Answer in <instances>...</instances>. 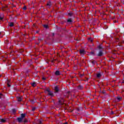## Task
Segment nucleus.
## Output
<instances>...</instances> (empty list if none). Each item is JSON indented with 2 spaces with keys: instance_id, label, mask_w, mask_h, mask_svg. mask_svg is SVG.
I'll return each instance as SVG.
<instances>
[{
  "instance_id": "39448f33",
  "label": "nucleus",
  "mask_w": 124,
  "mask_h": 124,
  "mask_svg": "<svg viewBox=\"0 0 124 124\" xmlns=\"http://www.w3.org/2000/svg\"><path fill=\"white\" fill-rule=\"evenodd\" d=\"M97 49H98V50L100 51V50H103L104 48L103 47V46H102V44H100L99 45L97 46Z\"/></svg>"
},
{
  "instance_id": "58836bf2",
  "label": "nucleus",
  "mask_w": 124,
  "mask_h": 124,
  "mask_svg": "<svg viewBox=\"0 0 124 124\" xmlns=\"http://www.w3.org/2000/svg\"><path fill=\"white\" fill-rule=\"evenodd\" d=\"M122 43L124 44V40L122 42Z\"/></svg>"
},
{
  "instance_id": "72a5a7b5",
  "label": "nucleus",
  "mask_w": 124,
  "mask_h": 124,
  "mask_svg": "<svg viewBox=\"0 0 124 124\" xmlns=\"http://www.w3.org/2000/svg\"><path fill=\"white\" fill-rule=\"evenodd\" d=\"M8 87H11V85H10L9 84L7 83Z\"/></svg>"
},
{
  "instance_id": "cd10ccee",
  "label": "nucleus",
  "mask_w": 124,
  "mask_h": 124,
  "mask_svg": "<svg viewBox=\"0 0 124 124\" xmlns=\"http://www.w3.org/2000/svg\"><path fill=\"white\" fill-rule=\"evenodd\" d=\"M0 20L1 21H2L3 20V17H1V16H0Z\"/></svg>"
},
{
  "instance_id": "f704fd0d",
  "label": "nucleus",
  "mask_w": 124,
  "mask_h": 124,
  "mask_svg": "<svg viewBox=\"0 0 124 124\" xmlns=\"http://www.w3.org/2000/svg\"><path fill=\"white\" fill-rule=\"evenodd\" d=\"M102 93H103L104 94H105L106 92L105 91H103L102 92Z\"/></svg>"
},
{
  "instance_id": "f3484780",
  "label": "nucleus",
  "mask_w": 124,
  "mask_h": 124,
  "mask_svg": "<svg viewBox=\"0 0 124 124\" xmlns=\"http://www.w3.org/2000/svg\"><path fill=\"white\" fill-rule=\"evenodd\" d=\"M46 5L48 6H51V5H52V3L50 1H49L47 3Z\"/></svg>"
},
{
  "instance_id": "c03bdc74",
  "label": "nucleus",
  "mask_w": 124,
  "mask_h": 124,
  "mask_svg": "<svg viewBox=\"0 0 124 124\" xmlns=\"http://www.w3.org/2000/svg\"><path fill=\"white\" fill-rule=\"evenodd\" d=\"M1 32H0V35L1 34Z\"/></svg>"
},
{
  "instance_id": "4468645a",
  "label": "nucleus",
  "mask_w": 124,
  "mask_h": 124,
  "mask_svg": "<svg viewBox=\"0 0 124 124\" xmlns=\"http://www.w3.org/2000/svg\"><path fill=\"white\" fill-rule=\"evenodd\" d=\"M58 105H62V104H63V103L62 102V100L58 99Z\"/></svg>"
},
{
  "instance_id": "bb28decb",
  "label": "nucleus",
  "mask_w": 124,
  "mask_h": 124,
  "mask_svg": "<svg viewBox=\"0 0 124 124\" xmlns=\"http://www.w3.org/2000/svg\"><path fill=\"white\" fill-rule=\"evenodd\" d=\"M23 10H27V6H24L23 8Z\"/></svg>"
},
{
  "instance_id": "2eb2a0df",
  "label": "nucleus",
  "mask_w": 124,
  "mask_h": 124,
  "mask_svg": "<svg viewBox=\"0 0 124 124\" xmlns=\"http://www.w3.org/2000/svg\"><path fill=\"white\" fill-rule=\"evenodd\" d=\"M78 90H83V86L79 85L78 86Z\"/></svg>"
},
{
  "instance_id": "9d476101",
  "label": "nucleus",
  "mask_w": 124,
  "mask_h": 124,
  "mask_svg": "<svg viewBox=\"0 0 124 124\" xmlns=\"http://www.w3.org/2000/svg\"><path fill=\"white\" fill-rule=\"evenodd\" d=\"M89 54L90 55H91V56H93V57H94V56H96V54H95V52L94 50L91 51Z\"/></svg>"
},
{
  "instance_id": "c9c22d12",
  "label": "nucleus",
  "mask_w": 124,
  "mask_h": 124,
  "mask_svg": "<svg viewBox=\"0 0 124 124\" xmlns=\"http://www.w3.org/2000/svg\"><path fill=\"white\" fill-rule=\"evenodd\" d=\"M68 124V122H65V123H63L62 124Z\"/></svg>"
},
{
  "instance_id": "4c0bfd02",
  "label": "nucleus",
  "mask_w": 124,
  "mask_h": 124,
  "mask_svg": "<svg viewBox=\"0 0 124 124\" xmlns=\"http://www.w3.org/2000/svg\"><path fill=\"white\" fill-rule=\"evenodd\" d=\"M39 32V31H36V33H38Z\"/></svg>"
},
{
  "instance_id": "e433bc0d",
  "label": "nucleus",
  "mask_w": 124,
  "mask_h": 124,
  "mask_svg": "<svg viewBox=\"0 0 124 124\" xmlns=\"http://www.w3.org/2000/svg\"><path fill=\"white\" fill-rule=\"evenodd\" d=\"M113 114H114V111H111V114L113 115Z\"/></svg>"
},
{
  "instance_id": "37998d69",
  "label": "nucleus",
  "mask_w": 124,
  "mask_h": 124,
  "mask_svg": "<svg viewBox=\"0 0 124 124\" xmlns=\"http://www.w3.org/2000/svg\"><path fill=\"white\" fill-rule=\"evenodd\" d=\"M64 96H65V97H68V96H66L65 95H64Z\"/></svg>"
},
{
  "instance_id": "0eeeda50",
  "label": "nucleus",
  "mask_w": 124,
  "mask_h": 124,
  "mask_svg": "<svg viewBox=\"0 0 124 124\" xmlns=\"http://www.w3.org/2000/svg\"><path fill=\"white\" fill-rule=\"evenodd\" d=\"M48 95H49V96H51V97H53V96H55V94H54V93H53V91H51L50 92H49L47 93Z\"/></svg>"
},
{
  "instance_id": "a18cd8bd",
  "label": "nucleus",
  "mask_w": 124,
  "mask_h": 124,
  "mask_svg": "<svg viewBox=\"0 0 124 124\" xmlns=\"http://www.w3.org/2000/svg\"><path fill=\"white\" fill-rule=\"evenodd\" d=\"M93 41V40H91V42Z\"/></svg>"
},
{
  "instance_id": "6e6552de",
  "label": "nucleus",
  "mask_w": 124,
  "mask_h": 124,
  "mask_svg": "<svg viewBox=\"0 0 124 124\" xmlns=\"http://www.w3.org/2000/svg\"><path fill=\"white\" fill-rule=\"evenodd\" d=\"M16 99H17V101H18L19 102H21V101H22V100H23V97L17 96V97H16Z\"/></svg>"
},
{
  "instance_id": "7ed1b4c3",
  "label": "nucleus",
  "mask_w": 124,
  "mask_h": 124,
  "mask_svg": "<svg viewBox=\"0 0 124 124\" xmlns=\"http://www.w3.org/2000/svg\"><path fill=\"white\" fill-rule=\"evenodd\" d=\"M54 93H59V92H60V88H59L58 86H56L54 87Z\"/></svg>"
},
{
  "instance_id": "9b49d317",
  "label": "nucleus",
  "mask_w": 124,
  "mask_h": 124,
  "mask_svg": "<svg viewBox=\"0 0 124 124\" xmlns=\"http://www.w3.org/2000/svg\"><path fill=\"white\" fill-rule=\"evenodd\" d=\"M79 53L81 55H85L86 51L85 49H80L79 50Z\"/></svg>"
},
{
  "instance_id": "473e14b6",
  "label": "nucleus",
  "mask_w": 124,
  "mask_h": 124,
  "mask_svg": "<svg viewBox=\"0 0 124 124\" xmlns=\"http://www.w3.org/2000/svg\"><path fill=\"white\" fill-rule=\"evenodd\" d=\"M42 79L45 81V80H46V78H45L43 77V78H42Z\"/></svg>"
},
{
  "instance_id": "c85d7f7f",
  "label": "nucleus",
  "mask_w": 124,
  "mask_h": 124,
  "mask_svg": "<svg viewBox=\"0 0 124 124\" xmlns=\"http://www.w3.org/2000/svg\"><path fill=\"white\" fill-rule=\"evenodd\" d=\"M83 76H84V75L81 74V75H80L79 77H80V78H82V77H83Z\"/></svg>"
},
{
  "instance_id": "f8f14e48",
  "label": "nucleus",
  "mask_w": 124,
  "mask_h": 124,
  "mask_svg": "<svg viewBox=\"0 0 124 124\" xmlns=\"http://www.w3.org/2000/svg\"><path fill=\"white\" fill-rule=\"evenodd\" d=\"M96 78L98 79H99L101 76H102V74H101L100 73L96 74Z\"/></svg>"
},
{
  "instance_id": "a878e982",
  "label": "nucleus",
  "mask_w": 124,
  "mask_h": 124,
  "mask_svg": "<svg viewBox=\"0 0 124 124\" xmlns=\"http://www.w3.org/2000/svg\"><path fill=\"white\" fill-rule=\"evenodd\" d=\"M22 123H28V120L27 119H25L24 121L22 120Z\"/></svg>"
},
{
  "instance_id": "49530a36",
  "label": "nucleus",
  "mask_w": 124,
  "mask_h": 124,
  "mask_svg": "<svg viewBox=\"0 0 124 124\" xmlns=\"http://www.w3.org/2000/svg\"><path fill=\"white\" fill-rule=\"evenodd\" d=\"M69 93L68 92V94H69Z\"/></svg>"
},
{
  "instance_id": "ea45409f",
  "label": "nucleus",
  "mask_w": 124,
  "mask_h": 124,
  "mask_svg": "<svg viewBox=\"0 0 124 124\" xmlns=\"http://www.w3.org/2000/svg\"><path fill=\"white\" fill-rule=\"evenodd\" d=\"M117 40H118V41H119V40H120V39L119 38H117Z\"/></svg>"
},
{
  "instance_id": "dca6fc26",
  "label": "nucleus",
  "mask_w": 124,
  "mask_h": 124,
  "mask_svg": "<svg viewBox=\"0 0 124 124\" xmlns=\"http://www.w3.org/2000/svg\"><path fill=\"white\" fill-rule=\"evenodd\" d=\"M5 96L2 93H0V99H2V98H4Z\"/></svg>"
},
{
  "instance_id": "2f4dec72",
  "label": "nucleus",
  "mask_w": 124,
  "mask_h": 124,
  "mask_svg": "<svg viewBox=\"0 0 124 124\" xmlns=\"http://www.w3.org/2000/svg\"><path fill=\"white\" fill-rule=\"evenodd\" d=\"M39 124H42V122L41 121H39Z\"/></svg>"
},
{
  "instance_id": "a19ab883",
  "label": "nucleus",
  "mask_w": 124,
  "mask_h": 124,
  "mask_svg": "<svg viewBox=\"0 0 124 124\" xmlns=\"http://www.w3.org/2000/svg\"><path fill=\"white\" fill-rule=\"evenodd\" d=\"M119 46H120V47H122V45H119Z\"/></svg>"
},
{
  "instance_id": "79ce46f5",
  "label": "nucleus",
  "mask_w": 124,
  "mask_h": 124,
  "mask_svg": "<svg viewBox=\"0 0 124 124\" xmlns=\"http://www.w3.org/2000/svg\"><path fill=\"white\" fill-rule=\"evenodd\" d=\"M40 42H39V43H37V45L39 44Z\"/></svg>"
},
{
  "instance_id": "5701e85b",
  "label": "nucleus",
  "mask_w": 124,
  "mask_h": 124,
  "mask_svg": "<svg viewBox=\"0 0 124 124\" xmlns=\"http://www.w3.org/2000/svg\"><path fill=\"white\" fill-rule=\"evenodd\" d=\"M91 62L93 64V65H94V64L96 63V61L94 60V61H91Z\"/></svg>"
},
{
  "instance_id": "c756f323",
  "label": "nucleus",
  "mask_w": 124,
  "mask_h": 124,
  "mask_svg": "<svg viewBox=\"0 0 124 124\" xmlns=\"http://www.w3.org/2000/svg\"><path fill=\"white\" fill-rule=\"evenodd\" d=\"M35 109H36V108H32V111H35Z\"/></svg>"
},
{
  "instance_id": "f257e3e1",
  "label": "nucleus",
  "mask_w": 124,
  "mask_h": 124,
  "mask_svg": "<svg viewBox=\"0 0 124 124\" xmlns=\"http://www.w3.org/2000/svg\"><path fill=\"white\" fill-rule=\"evenodd\" d=\"M26 113H21L20 114L21 117H18L17 118V121L18 123H22V122H23V119H24L26 117Z\"/></svg>"
},
{
  "instance_id": "393cba45",
  "label": "nucleus",
  "mask_w": 124,
  "mask_h": 124,
  "mask_svg": "<svg viewBox=\"0 0 124 124\" xmlns=\"http://www.w3.org/2000/svg\"><path fill=\"white\" fill-rule=\"evenodd\" d=\"M51 91H50V90H49V89H46V91H45V93H46V92H47V93H50Z\"/></svg>"
},
{
  "instance_id": "412c9836",
  "label": "nucleus",
  "mask_w": 124,
  "mask_h": 124,
  "mask_svg": "<svg viewBox=\"0 0 124 124\" xmlns=\"http://www.w3.org/2000/svg\"><path fill=\"white\" fill-rule=\"evenodd\" d=\"M32 87H36V83L35 82H33L32 83H31Z\"/></svg>"
},
{
  "instance_id": "4be33fe9",
  "label": "nucleus",
  "mask_w": 124,
  "mask_h": 124,
  "mask_svg": "<svg viewBox=\"0 0 124 124\" xmlns=\"http://www.w3.org/2000/svg\"><path fill=\"white\" fill-rule=\"evenodd\" d=\"M0 122H1V123H5V122H6V120L4 119H1Z\"/></svg>"
},
{
  "instance_id": "423d86ee",
  "label": "nucleus",
  "mask_w": 124,
  "mask_h": 124,
  "mask_svg": "<svg viewBox=\"0 0 124 124\" xmlns=\"http://www.w3.org/2000/svg\"><path fill=\"white\" fill-rule=\"evenodd\" d=\"M67 23H69V24H72V23H73V20H72V18H69L67 19Z\"/></svg>"
},
{
  "instance_id": "ddd939ff",
  "label": "nucleus",
  "mask_w": 124,
  "mask_h": 124,
  "mask_svg": "<svg viewBox=\"0 0 124 124\" xmlns=\"http://www.w3.org/2000/svg\"><path fill=\"white\" fill-rule=\"evenodd\" d=\"M122 97L121 96H117L116 97V100L118 102H119L120 100H122Z\"/></svg>"
},
{
  "instance_id": "20e7f679",
  "label": "nucleus",
  "mask_w": 124,
  "mask_h": 124,
  "mask_svg": "<svg viewBox=\"0 0 124 124\" xmlns=\"http://www.w3.org/2000/svg\"><path fill=\"white\" fill-rule=\"evenodd\" d=\"M74 14L73 12H70L69 11H67V16H69V17H73Z\"/></svg>"
},
{
  "instance_id": "1a4fd4ad",
  "label": "nucleus",
  "mask_w": 124,
  "mask_h": 124,
  "mask_svg": "<svg viewBox=\"0 0 124 124\" xmlns=\"http://www.w3.org/2000/svg\"><path fill=\"white\" fill-rule=\"evenodd\" d=\"M56 76H60L61 75V71L59 70H56L55 72Z\"/></svg>"
},
{
  "instance_id": "aec40b11",
  "label": "nucleus",
  "mask_w": 124,
  "mask_h": 124,
  "mask_svg": "<svg viewBox=\"0 0 124 124\" xmlns=\"http://www.w3.org/2000/svg\"><path fill=\"white\" fill-rule=\"evenodd\" d=\"M43 27L45 29H49V26L45 24L43 25Z\"/></svg>"
},
{
  "instance_id": "6ab92c4d",
  "label": "nucleus",
  "mask_w": 124,
  "mask_h": 124,
  "mask_svg": "<svg viewBox=\"0 0 124 124\" xmlns=\"http://www.w3.org/2000/svg\"><path fill=\"white\" fill-rule=\"evenodd\" d=\"M38 40L39 42H41V41H43V39L41 38V37H39L38 38Z\"/></svg>"
},
{
  "instance_id": "f03ea898",
  "label": "nucleus",
  "mask_w": 124,
  "mask_h": 124,
  "mask_svg": "<svg viewBox=\"0 0 124 124\" xmlns=\"http://www.w3.org/2000/svg\"><path fill=\"white\" fill-rule=\"evenodd\" d=\"M97 57H103L104 56V53L103 50H100L98 53L96 54Z\"/></svg>"
},
{
  "instance_id": "7c9ffc66",
  "label": "nucleus",
  "mask_w": 124,
  "mask_h": 124,
  "mask_svg": "<svg viewBox=\"0 0 124 124\" xmlns=\"http://www.w3.org/2000/svg\"><path fill=\"white\" fill-rule=\"evenodd\" d=\"M52 36H55V33H52Z\"/></svg>"
},
{
  "instance_id": "b1692460",
  "label": "nucleus",
  "mask_w": 124,
  "mask_h": 124,
  "mask_svg": "<svg viewBox=\"0 0 124 124\" xmlns=\"http://www.w3.org/2000/svg\"><path fill=\"white\" fill-rule=\"evenodd\" d=\"M12 112H13V113H16V109L13 108L12 109Z\"/></svg>"
},
{
  "instance_id": "a211bd4d",
  "label": "nucleus",
  "mask_w": 124,
  "mask_h": 124,
  "mask_svg": "<svg viewBox=\"0 0 124 124\" xmlns=\"http://www.w3.org/2000/svg\"><path fill=\"white\" fill-rule=\"evenodd\" d=\"M9 27H14V23L10 22L9 24Z\"/></svg>"
}]
</instances>
